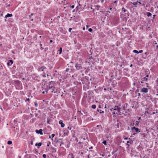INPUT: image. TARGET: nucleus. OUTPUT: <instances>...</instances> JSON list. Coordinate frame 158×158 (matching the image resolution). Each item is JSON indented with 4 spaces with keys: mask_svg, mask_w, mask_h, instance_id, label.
<instances>
[{
    "mask_svg": "<svg viewBox=\"0 0 158 158\" xmlns=\"http://www.w3.org/2000/svg\"><path fill=\"white\" fill-rule=\"evenodd\" d=\"M143 50H139V51L138 52V53H142L143 52Z\"/></svg>",
    "mask_w": 158,
    "mask_h": 158,
    "instance_id": "30",
    "label": "nucleus"
},
{
    "mask_svg": "<svg viewBox=\"0 0 158 158\" xmlns=\"http://www.w3.org/2000/svg\"><path fill=\"white\" fill-rule=\"evenodd\" d=\"M52 89V90L51 91V92L52 93L54 92V93H56L57 92V89H55L54 85H53L50 84L49 85L48 89Z\"/></svg>",
    "mask_w": 158,
    "mask_h": 158,
    "instance_id": "1",
    "label": "nucleus"
},
{
    "mask_svg": "<svg viewBox=\"0 0 158 158\" xmlns=\"http://www.w3.org/2000/svg\"><path fill=\"white\" fill-rule=\"evenodd\" d=\"M101 2H102V3H103L104 2V0H101Z\"/></svg>",
    "mask_w": 158,
    "mask_h": 158,
    "instance_id": "46",
    "label": "nucleus"
},
{
    "mask_svg": "<svg viewBox=\"0 0 158 158\" xmlns=\"http://www.w3.org/2000/svg\"><path fill=\"white\" fill-rule=\"evenodd\" d=\"M146 113H147L148 114H149V112L148 111H145V112L144 114H146Z\"/></svg>",
    "mask_w": 158,
    "mask_h": 158,
    "instance_id": "31",
    "label": "nucleus"
},
{
    "mask_svg": "<svg viewBox=\"0 0 158 158\" xmlns=\"http://www.w3.org/2000/svg\"><path fill=\"white\" fill-rule=\"evenodd\" d=\"M105 108H106V105L105 106Z\"/></svg>",
    "mask_w": 158,
    "mask_h": 158,
    "instance_id": "61",
    "label": "nucleus"
},
{
    "mask_svg": "<svg viewBox=\"0 0 158 158\" xmlns=\"http://www.w3.org/2000/svg\"><path fill=\"white\" fill-rule=\"evenodd\" d=\"M133 52L134 53H137V54L138 53V51L136 50H134L133 51Z\"/></svg>",
    "mask_w": 158,
    "mask_h": 158,
    "instance_id": "19",
    "label": "nucleus"
},
{
    "mask_svg": "<svg viewBox=\"0 0 158 158\" xmlns=\"http://www.w3.org/2000/svg\"><path fill=\"white\" fill-rule=\"evenodd\" d=\"M42 143L41 142H40V143H36L35 144V146L37 147V148H39L40 146H41L42 144Z\"/></svg>",
    "mask_w": 158,
    "mask_h": 158,
    "instance_id": "8",
    "label": "nucleus"
},
{
    "mask_svg": "<svg viewBox=\"0 0 158 158\" xmlns=\"http://www.w3.org/2000/svg\"><path fill=\"white\" fill-rule=\"evenodd\" d=\"M59 54L60 55L61 54V52H62V48H60V49L59 50Z\"/></svg>",
    "mask_w": 158,
    "mask_h": 158,
    "instance_id": "15",
    "label": "nucleus"
},
{
    "mask_svg": "<svg viewBox=\"0 0 158 158\" xmlns=\"http://www.w3.org/2000/svg\"><path fill=\"white\" fill-rule=\"evenodd\" d=\"M148 89L147 88H143L141 89L140 92L142 93H147L148 92Z\"/></svg>",
    "mask_w": 158,
    "mask_h": 158,
    "instance_id": "3",
    "label": "nucleus"
},
{
    "mask_svg": "<svg viewBox=\"0 0 158 158\" xmlns=\"http://www.w3.org/2000/svg\"><path fill=\"white\" fill-rule=\"evenodd\" d=\"M72 30V28H69V32H71V31Z\"/></svg>",
    "mask_w": 158,
    "mask_h": 158,
    "instance_id": "28",
    "label": "nucleus"
},
{
    "mask_svg": "<svg viewBox=\"0 0 158 158\" xmlns=\"http://www.w3.org/2000/svg\"><path fill=\"white\" fill-rule=\"evenodd\" d=\"M149 77V75H147L146 76V77H146L147 78V77Z\"/></svg>",
    "mask_w": 158,
    "mask_h": 158,
    "instance_id": "44",
    "label": "nucleus"
},
{
    "mask_svg": "<svg viewBox=\"0 0 158 158\" xmlns=\"http://www.w3.org/2000/svg\"><path fill=\"white\" fill-rule=\"evenodd\" d=\"M34 104H35V105L36 107L38 106V103H37V102H34Z\"/></svg>",
    "mask_w": 158,
    "mask_h": 158,
    "instance_id": "26",
    "label": "nucleus"
},
{
    "mask_svg": "<svg viewBox=\"0 0 158 158\" xmlns=\"http://www.w3.org/2000/svg\"><path fill=\"white\" fill-rule=\"evenodd\" d=\"M102 156H104V155H103V154H102Z\"/></svg>",
    "mask_w": 158,
    "mask_h": 158,
    "instance_id": "58",
    "label": "nucleus"
},
{
    "mask_svg": "<svg viewBox=\"0 0 158 158\" xmlns=\"http://www.w3.org/2000/svg\"><path fill=\"white\" fill-rule=\"evenodd\" d=\"M117 1H115L114 2V3H115V4H117Z\"/></svg>",
    "mask_w": 158,
    "mask_h": 158,
    "instance_id": "43",
    "label": "nucleus"
},
{
    "mask_svg": "<svg viewBox=\"0 0 158 158\" xmlns=\"http://www.w3.org/2000/svg\"><path fill=\"white\" fill-rule=\"evenodd\" d=\"M29 98H27L26 99V101H29Z\"/></svg>",
    "mask_w": 158,
    "mask_h": 158,
    "instance_id": "45",
    "label": "nucleus"
},
{
    "mask_svg": "<svg viewBox=\"0 0 158 158\" xmlns=\"http://www.w3.org/2000/svg\"><path fill=\"white\" fill-rule=\"evenodd\" d=\"M12 52L13 53H14V51H12Z\"/></svg>",
    "mask_w": 158,
    "mask_h": 158,
    "instance_id": "55",
    "label": "nucleus"
},
{
    "mask_svg": "<svg viewBox=\"0 0 158 158\" xmlns=\"http://www.w3.org/2000/svg\"><path fill=\"white\" fill-rule=\"evenodd\" d=\"M114 108H112L111 109H110V110L111 111H113L114 110Z\"/></svg>",
    "mask_w": 158,
    "mask_h": 158,
    "instance_id": "35",
    "label": "nucleus"
},
{
    "mask_svg": "<svg viewBox=\"0 0 158 158\" xmlns=\"http://www.w3.org/2000/svg\"><path fill=\"white\" fill-rule=\"evenodd\" d=\"M122 9L123 10L124 12H125L126 11V10L125 9V8L124 7H123L122 8Z\"/></svg>",
    "mask_w": 158,
    "mask_h": 158,
    "instance_id": "24",
    "label": "nucleus"
},
{
    "mask_svg": "<svg viewBox=\"0 0 158 158\" xmlns=\"http://www.w3.org/2000/svg\"><path fill=\"white\" fill-rule=\"evenodd\" d=\"M147 15L148 17H149L150 16H151L152 15L151 13L148 12L147 13Z\"/></svg>",
    "mask_w": 158,
    "mask_h": 158,
    "instance_id": "14",
    "label": "nucleus"
},
{
    "mask_svg": "<svg viewBox=\"0 0 158 158\" xmlns=\"http://www.w3.org/2000/svg\"><path fill=\"white\" fill-rule=\"evenodd\" d=\"M85 27H84L83 28V30H85Z\"/></svg>",
    "mask_w": 158,
    "mask_h": 158,
    "instance_id": "53",
    "label": "nucleus"
},
{
    "mask_svg": "<svg viewBox=\"0 0 158 158\" xmlns=\"http://www.w3.org/2000/svg\"><path fill=\"white\" fill-rule=\"evenodd\" d=\"M19 158H21V157L20 156H19Z\"/></svg>",
    "mask_w": 158,
    "mask_h": 158,
    "instance_id": "64",
    "label": "nucleus"
},
{
    "mask_svg": "<svg viewBox=\"0 0 158 158\" xmlns=\"http://www.w3.org/2000/svg\"><path fill=\"white\" fill-rule=\"evenodd\" d=\"M121 108L119 107L118 106H116L114 107V110H117L118 112H120V110Z\"/></svg>",
    "mask_w": 158,
    "mask_h": 158,
    "instance_id": "5",
    "label": "nucleus"
},
{
    "mask_svg": "<svg viewBox=\"0 0 158 158\" xmlns=\"http://www.w3.org/2000/svg\"><path fill=\"white\" fill-rule=\"evenodd\" d=\"M132 66V64H131L130 65V67H131Z\"/></svg>",
    "mask_w": 158,
    "mask_h": 158,
    "instance_id": "56",
    "label": "nucleus"
},
{
    "mask_svg": "<svg viewBox=\"0 0 158 158\" xmlns=\"http://www.w3.org/2000/svg\"><path fill=\"white\" fill-rule=\"evenodd\" d=\"M44 158H46L47 157L46 155V154H44L42 156Z\"/></svg>",
    "mask_w": 158,
    "mask_h": 158,
    "instance_id": "25",
    "label": "nucleus"
},
{
    "mask_svg": "<svg viewBox=\"0 0 158 158\" xmlns=\"http://www.w3.org/2000/svg\"><path fill=\"white\" fill-rule=\"evenodd\" d=\"M140 94L139 93L138 94V96H139V97H138V98H139V97L140 96Z\"/></svg>",
    "mask_w": 158,
    "mask_h": 158,
    "instance_id": "32",
    "label": "nucleus"
},
{
    "mask_svg": "<svg viewBox=\"0 0 158 158\" xmlns=\"http://www.w3.org/2000/svg\"><path fill=\"white\" fill-rule=\"evenodd\" d=\"M156 48H157L158 49V45H157L156 46Z\"/></svg>",
    "mask_w": 158,
    "mask_h": 158,
    "instance_id": "47",
    "label": "nucleus"
},
{
    "mask_svg": "<svg viewBox=\"0 0 158 158\" xmlns=\"http://www.w3.org/2000/svg\"><path fill=\"white\" fill-rule=\"evenodd\" d=\"M105 145H106V140H104L102 143Z\"/></svg>",
    "mask_w": 158,
    "mask_h": 158,
    "instance_id": "21",
    "label": "nucleus"
},
{
    "mask_svg": "<svg viewBox=\"0 0 158 158\" xmlns=\"http://www.w3.org/2000/svg\"><path fill=\"white\" fill-rule=\"evenodd\" d=\"M141 80L142 81H146L147 82L148 81V78L146 77H144L143 78H142Z\"/></svg>",
    "mask_w": 158,
    "mask_h": 158,
    "instance_id": "13",
    "label": "nucleus"
},
{
    "mask_svg": "<svg viewBox=\"0 0 158 158\" xmlns=\"http://www.w3.org/2000/svg\"><path fill=\"white\" fill-rule=\"evenodd\" d=\"M55 135L54 134H52L51 135V136L52 137V138H53Z\"/></svg>",
    "mask_w": 158,
    "mask_h": 158,
    "instance_id": "29",
    "label": "nucleus"
},
{
    "mask_svg": "<svg viewBox=\"0 0 158 158\" xmlns=\"http://www.w3.org/2000/svg\"><path fill=\"white\" fill-rule=\"evenodd\" d=\"M141 83H143V81H142L141 82Z\"/></svg>",
    "mask_w": 158,
    "mask_h": 158,
    "instance_id": "50",
    "label": "nucleus"
},
{
    "mask_svg": "<svg viewBox=\"0 0 158 158\" xmlns=\"http://www.w3.org/2000/svg\"><path fill=\"white\" fill-rule=\"evenodd\" d=\"M156 113H157V112H153L152 113V114H156Z\"/></svg>",
    "mask_w": 158,
    "mask_h": 158,
    "instance_id": "42",
    "label": "nucleus"
},
{
    "mask_svg": "<svg viewBox=\"0 0 158 158\" xmlns=\"http://www.w3.org/2000/svg\"><path fill=\"white\" fill-rule=\"evenodd\" d=\"M140 119H141V117H139V119H138V120H139Z\"/></svg>",
    "mask_w": 158,
    "mask_h": 158,
    "instance_id": "52",
    "label": "nucleus"
},
{
    "mask_svg": "<svg viewBox=\"0 0 158 158\" xmlns=\"http://www.w3.org/2000/svg\"><path fill=\"white\" fill-rule=\"evenodd\" d=\"M155 15H153V17H153V18H154V17H155Z\"/></svg>",
    "mask_w": 158,
    "mask_h": 158,
    "instance_id": "62",
    "label": "nucleus"
},
{
    "mask_svg": "<svg viewBox=\"0 0 158 158\" xmlns=\"http://www.w3.org/2000/svg\"><path fill=\"white\" fill-rule=\"evenodd\" d=\"M59 123L61 125V127H64L65 126L64 124L63 123L62 120H60L59 121Z\"/></svg>",
    "mask_w": 158,
    "mask_h": 158,
    "instance_id": "9",
    "label": "nucleus"
},
{
    "mask_svg": "<svg viewBox=\"0 0 158 158\" xmlns=\"http://www.w3.org/2000/svg\"><path fill=\"white\" fill-rule=\"evenodd\" d=\"M13 63V61L12 60H10L9 61V62H8L7 63V65L9 66H10Z\"/></svg>",
    "mask_w": 158,
    "mask_h": 158,
    "instance_id": "11",
    "label": "nucleus"
},
{
    "mask_svg": "<svg viewBox=\"0 0 158 158\" xmlns=\"http://www.w3.org/2000/svg\"><path fill=\"white\" fill-rule=\"evenodd\" d=\"M12 143V142L11 141L9 140L7 142V144L10 145Z\"/></svg>",
    "mask_w": 158,
    "mask_h": 158,
    "instance_id": "16",
    "label": "nucleus"
},
{
    "mask_svg": "<svg viewBox=\"0 0 158 158\" xmlns=\"http://www.w3.org/2000/svg\"><path fill=\"white\" fill-rule=\"evenodd\" d=\"M50 40V43H52V40Z\"/></svg>",
    "mask_w": 158,
    "mask_h": 158,
    "instance_id": "51",
    "label": "nucleus"
},
{
    "mask_svg": "<svg viewBox=\"0 0 158 158\" xmlns=\"http://www.w3.org/2000/svg\"><path fill=\"white\" fill-rule=\"evenodd\" d=\"M133 143V141L132 140H130L129 141H127V145L128 146H129L131 144Z\"/></svg>",
    "mask_w": 158,
    "mask_h": 158,
    "instance_id": "10",
    "label": "nucleus"
},
{
    "mask_svg": "<svg viewBox=\"0 0 158 158\" xmlns=\"http://www.w3.org/2000/svg\"><path fill=\"white\" fill-rule=\"evenodd\" d=\"M91 148H92V147H91L89 148V149H91Z\"/></svg>",
    "mask_w": 158,
    "mask_h": 158,
    "instance_id": "60",
    "label": "nucleus"
},
{
    "mask_svg": "<svg viewBox=\"0 0 158 158\" xmlns=\"http://www.w3.org/2000/svg\"><path fill=\"white\" fill-rule=\"evenodd\" d=\"M40 47H41V48L42 49H44V48H43L42 47V44H40Z\"/></svg>",
    "mask_w": 158,
    "mask_h": 158,
    "instance_id": "37",
    "label": "nucleus"
},
{
    "mask_svg": "<svg viewBox=\"0 0 158 158\" xmlns=\"http://www.w3.org/2000/svg\"><path fill=\"white\" fill-rule=\"evenodd\" d=\"M127 139V138H124V139Z\"/></svg>",
    "mask_w": 158,
    "mask_h": 158,
    "instance_id": "59",
    "label": "nucleus"
},
{
    "mask_svg": "<svg viewBox=\"0 0 158 158\" xmlns=\"http://www.w3.org/2000/svg\"><path fill=\"white\" fill-rule=\"evenodd\" d=\"M112 8H110V10H112Z\"/></svg>",
    "mask_w": 158,
    "mask_h": 158,
    "instance_id": "57",
    "label": "nucleus"
},
{
    "mask_svg": "<svg viewBox=\"0 0 158 158\" xmlns=\"http://www.w3.org/2000/svg\"><path fill=\"white\" fill-rule=\"evenodd\" d=\"M116 126L117 128H118L119 127V123H117L116 124Z\"/></svg>",
    "mask_w": 158,
    "mask_h": 158,
    "instance_id": "27",
    "label": "nucleus"
},
{
    "mask_svg": "<svg viewBox=\"0 0 158 158\" xmlns=\"http://www.w3.org/2000/svg\"><path fill=\"white\" fill-rule=\"evenodd\" d=\"M112 114L113 115L114 117H116V114H115V112H113L112 113Z\"/></svg>",
    "mask_w": 158,
    "mask_h": 158,
    "instance_id": "22",
    "label": "nucleus"
},
{
    "mask_svg": "<svg viewBox=\"0 0 158 158\" xmlns=\"http://www.w3.org/2000/svg\"><path fill=\"white\" fill-rule=\"evenodd\" d=\"M123 110H125V106H124V107L123 108Z\"/></svg>",
    "mask_w": 158,
    "mask_h": 158,
    "instance_id": "40",
    "label": "nucleus"
},
{
    "mask_svg": "<svg viewBox=\"0 0 158 158\" xmlns=\"http://www.w3.org/2000/svg\"><path fill=\"white\" fill-rule=\"evenodd\" d=\"M154 43L155 44H157V43L156 42V41H155L154 42Z\"/></svg>",
    "mask_w": 158,
    "mask_h": 158,
    "instance_id": "38",
    "label": "nucleus"
},
{
    "mask_svg": "<svg viewBox=\"0 0 158 158\" xmlns=\"http://www.w3.org/2000/svg\"><path fill=\"white\" fill-rule=\"evenodd\" d=\"M13 16L12 14H7L5 18H7V17H11Z\"/></svg>",
    "mask_w": 158,
    "mask_h": 158,
    "instance_id": "12",
    "label": "nucleus"
},
{
    "mask_svg": "<svg viewBox=\"0 0 158 158\" xmlns=\"http://www.w3.org/2000/svg\"><path fill=\"white\" fill-rule=\"evenodd\" d=\"M68 129H69V130H71V128H70L69 127H68Z\"/></svg>",
    "mask_w": 158,
    "mask_h": 158,
    "instance_id": "49",
    "label": "nucleus"
},
{
    "mask_svg": "<svg viewBox=\"0 0 158 158\" xmlns=\"http://www.w3.org/2000/svg\"><path fill=\"white\" fill-rule=\"evenodd\" d=\"M136 2H137V3H139V5H140L141 4V3L140 2H139L138 1H137Z\"/></svg>",
    "mask_w": 158,
    "mask_h": 158,
    "instance_id": "33",
    "label": "nucleus"
},
{
    "mask_svg": "<svg viewBox=\"0 0 158 158\" xmlns=\"http://www.w3.org/2000/svg\"><path fill=\"white\" fill-rule=\"evenodd\" d=\"M31 145H33V142L32 141H31Z\"/></svg>",
    "mask_w": 158,
    "mask_h": 158,
    "instance_id": "36",
    "label": "nucleus"
},
{
    "mask_svg": "<svg viewBox=\"0 0 158 158\" xmlns=\"http://www.w3.org/2000/svg\"><path fill=\"white\" fill-rule=\"evenodd\" d=\"M75 67L77 70H81L82 71L81 69H83V67H82L81 65L80 64L77 63L76 64Z\"/></svg>",
    "mask_w": 158,
    "mask_h": 158,
    "instance_id": "2",
    "label": "nucleus"
},
{
    "mask_svg": "<svg viewBox=\"0 0 158 158\" xmlns=\"http://www.w3.org/2000/svg\"><path fill=\"white\" fill-rule=\"evenodd\" d=\"M96 107V106L95 105H93L92 106V108L93 109H95Z\"/></svg>",
    "mask_w": 158,
    "mask_h": 158,
    "instance_id": "18",
    "label": "nucleus"
},
{
    "mask_svg": "<svg viewBox=\"0 0 158 158\" xmlns=\"http://www.w3.org/2000/svg\"><path fill=\"white\" fill-rule=\"evenodd\" d=\"M46 68L44 66H42L41 67H39L38 68V70L39 71H44V69H45Z\"/></svg>",
    "mask_w": 158,
    "mask_h": 158,
    "instance_id": "6",
    "label": "nucleus"
},
{
    "mask_svg": "<svg viewBox=\"0 0 158 158\" xmlns=\"http://www.w3.org/2000/svg\"><path fill=\"white\" fill-rule=\"evenodd\" d=\"M131 3L134 6H136L137 4V2H131Z\"/></svg>",
    "mask_w": 158,
    "mask_h": 158,
    "instance_id": "20",
    "label": "nucleus"
},
{
    "mask_svg": "<svg viewBox=\"0 0 158 158\" xmlns=\"http://www.w3.org/2000/svg\"><path fill=\"white\" fill-rule=\"evenodd\" d=\"M69 69H68V68L66 69V72H68L69 71Z\"/></svg>",
    "mask_w": 158,
    "mask_h": 158,
    "instance_id": "34",
    "label": "nucleus"
},
{
    "mask_svg": "<svg viewBox=\"0 0 158 158\" xmlns=\"http://www.w3.org/2000/svg\"><path fill=\"white\" fill-rule=\"evenodd\" d=\"M139 121H137L135 122V125L138 126L139 124Z\"/></svg>",
    "mask_w": 158,
    "mask_h": 158,
    "instance_id": "17",
    "label": "nucleus"
},
{
    "mask_svg": "<svg viewBox=\"0 0 158 158\" xmlns=\"http://www.w3.org/2000/svg\"><path fill=\"white\" fill-rule=\"evenodd\" d=\"M35 132L38 134H40L41 135H42L43 134V130L41 129H40L39 130H36Z\"/></svg>",
    "mask_w": 158,
    "mask_h": 158,
    "instance_id": "4",
    "label": "nucleus"
},
{
    "mask_svg": "<svg viewBox=\"0 0 158 158\" xmlns=\"http://www.w3.org/2000/svg\"><path fill=\"white\" fill-rule=\"evenodd\" d=\"M104 112V111H102V112H100V113H103Z\"/></svg>",
    "mask_w": 158,
    "mask_h": 158,
    "instance_id": "48",
    "label": "nucleus"
},
{
    "mask_svg": "<svg viewBox=\"0 0 158 158\" xmlns=\"http://www.w3.org/2000/svg\"><path fill=\"white\" fill-rule=\"evenodd\" d=\"M131 129L132 130H135V131L137 132H140V131L139 129L137 128H136L135 127H132Z\"/></svg>",
    "mask_w": 158,
    "mask_h": 158,
    "instance_id": "7",
    "label": "nucleus"
},
{
    "mask_svg": "<svg viewBox=\"0 0 158 158\" xmlns=\"http://www.w3.org/2000/svg\"><path fill=\"white\" fill-rule=\"evenodd\" d=\"M146 98H147L148 99L149 98H150V97H149V96H146Z\"/></svg>",
    "mask_w": 158,
    "mask_h": 158,
    "instance_id": "41",
    "label": "nucleus"
},
{
    "mask_svg": "<svg viewBox=\"0 0 158 158\" xmlns=\"http://www.w3.org/2000/svg\"><path fill=\"white\" fill-rule=\"evenodd\" d=\"M51 135H49V138H51Z\"/></svg>",
    "mask_w": 158,
    "mask_h": 158,
    "instance_id": "54",
    "label": "nucleus"
},
{
    "mask_svg": "<svg viewBox=\"0 0 158 158\" xmlns=\"http://www.w3.org/2000/svg\"><path fill=\"white\" fill-rule=\"evenodd\" d=\"M71 7L72 8H73L74 7V5H72L71 6Z\"/></svg>",
    "mask_w": 158,
    "mask_h": 158,
    "instance_id": "39",
    "label": "nucleus"
},
{
    "mask_svg": "<svg viewBox=\"0 0 158 158\" xmlns=\"http://www.w3.org/2000/svg\"><path fill=\"white\" fill-rule=\"evenodd\" d=\"M88 27H89V26H86V27H87V28H88Z\"/></svg>",
    "mask_w": 158,
    "mask_h": 158,
    "instance_id": "63",
    "label": "nucleus"
},
{
    "mask_svg": "<svg viewBox=\"0 0 158 158\" xmlns=\"http://www.w3.org/2000/svg\"><path fill=\"white\" fill-rule=\"evenodd\" d=\"M88 31L89 32H92L93 31V30L92 28H90L89 29Z\"/></svg>",
    "mask_w": 158,
    "mask_h": 158,
    "instance_id": "23",
    "label": "nucleus"
}]
</instances>
